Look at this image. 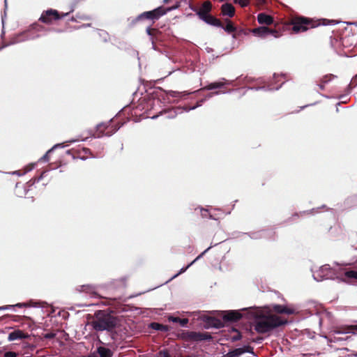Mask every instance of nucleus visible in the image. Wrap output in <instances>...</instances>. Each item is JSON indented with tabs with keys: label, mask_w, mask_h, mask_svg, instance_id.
<instances>
[{
	"label": "nucleus",
	"mask_w": 357,
	"mask_h": 357,
	"mask_svg": "<svg viewBox=\"0 0 357 357\" xmlns=\"http://www.w3.org/2000/svg\"><path fill=\"white\" fill-rule=\"evenodd\" d=\"M51 152H49V150L45 153V154L41 157L40 159H39V161H43V162H48L49 161V154Z\"/></svg>",
	"instance_id": "3c124183"
},
{
	"label": "nucleus",
	"mask_w": 357,
	"mask_h": 357,
	"mask_svg": "<svg viewBox=\"0 0 357 357\" xmlns=\"http://www.w3.org/2000/svg\"><path fill=\"white\" fill-rule=\"evenodd\" d=\"M263 341V338L262 337H258L256 339V340H255V342L256 343H261V342Z\"/></svg>",
	"instance_id": "69168bd1"
},
{
	"label": "nucleus",
	"mask_w": 357,
	"mask_h": 357,
	"mask_svg": "<svg viewBox=\"0 0 357 357\" xmlns=\"http://www.w3.org/2000/svg\"><path fill=\"white\" fill-rule=\"evenodd\" d=\"M216 245H218V243L215 244L214 246H215ZM213 247V245L209 246L207 249H206L200 255H199L192 262H193V264H194L195 261L200 259Z\"/></svg>",
	"instance_id": "37998d69"
},
{
	"label": "nucleus",
	"mask_w": 357,
	"mask_h": 357,
	"mask_svg": "<svg viewBox=\"0 0 357 357\" xmlns=\"http://www.w3.org/2000/svg\"><path fill=\"white\" fill-rule=\"evenodd\" d=\"M212 10V4L210 1H205L202 3L200 10L197 12V14L199 13H201L202 14H208L210 13Z\"/></svg>",
	"instance_id": "cd10ccee"
},
{
	"label": "nucleus",
	"mask_w": 357,
	"mask_h": 357,
	"mask_svg": "<svg viewBox=\"0 0 357 357\" xmlns=\"http://www.w3.org/2000/svg\"><path fill=\"white\" fill-rule=\"evenodd\" d=\"M220 93H225V92H221L220 91H213V92H210L208 93L206 96H205V98L206 100L209 99V98H211L212 97H213L214 96H218V95H220Z\"/></svg>",
	"instance_id": "de8ad7c7"
},
{
	"label": "nucleus",
	"mask_w": 357,
	"mask_h": 357,
	"mask_svg": "<svg viewBox=\"0 0 357 357\" xmlns=\"http://www.w3.org/2000/svg\"><path fill=\"white\" fill-rule=\"evenodd\" d=\"M183 112H186V106L183 107H172L171 109H169L167 110H163L160 112V114H167L166 118L167 119H174L175 118L177 114H181Z\"/></svg>",
	"instance_id": "f3484780"
},
{
	"label": "nucleus",
	"mask_w": 357,
	"mask_h": 357,
	"mask_svg": "<svg viewBox=\"0 0 357 357\" xmlns=\"http://www.w3.org/2000/svg\"><path fill=\"white\" fill-rule=\"evenodd\" d=\"M123 123H121V124H118L116 126H115L113 128H112V130L114 132H116L121 126H123Z\"/></svg>",
	"instance_id": "bf43d9fd"
},
{
	"label": "nucleus",
	"mask_w": 357,
	"mask_h": 357,
	"mask_svg": "<svg viewBox=\"0 0 357 357\" xmlns=\"http://www.w3.org/2000/svg\"><path fill=\"white\" fill-rule=\"evenodd\" d=\"M151 25L149 26L146 29V34L149 36V37H152V36H153V29H151Z\"/></svg>",
	"instance_id": "4d7b16f0"
},
{
	"label": "nucleus",
	"mask_w": 357,
	"mask_h": 357,
	"mask_svg": "<svg viewBox=\"0 0 357 357\" xmlns=\"http://www.w3.org/2000/svg\"><path fill=\"white\" fill-rule=\"evenodd\" d=\"M321 20L323 21V23L321 24L324 25V26L334 25V24H336L338 23L337 22H336L334 20H330L323 19Z\"/></svg>",
	"instance_id": "49530a36"
},
{
	"label": "nucleus",
	"mask_w": 357,
	"mask_h": 357,
	"mask_svg": "<svg viewBox=\"0 0 357 357\" xmlns=\"http://www.w3.org/2000/svg\"><path fill=\"white\" fill-rule=\"evenodd\" d=\"M159 354L162 356V357H172L171 354L167 350H162L160 351Z\"/></svg>",
	"instance_id": "864d4df0"
},
{
	"label": "nucleus",
	"mask_w": 357,
	"mask_h": 357,
	"mask_svg": "<svg viewBox=\"0 0 357 357\" xmlns=\"http://www.w3.org/2000/svg\"><path fill=\"white\" fill-rule=\"evenodd\" d=\"M154 98H157L159 101L169 102V96L172 98L183 97L189 94V93L178 92L175 91H164L161 88L156 89L154 92Z\"/></svg>",
	"instance_id": "0eeeda50"
},
{
	"label": "nucleus",
	"mask_w": 357,
	"mask_h": 357,
	"mask_svg": "<svg viewBox=\"0 0 357 357\" xmlns=\"http://www.w3.org/2000/svg\"><path fill=\"white\" fill-rule=\"evenodd\" d=\"M113 352L107 347L99 346L85 357H112Z\"/></svg>",
	"instance_id": "ddd939ff"
},
{
	"label": "nucleus",
	"mask_w": 357,
	"mask_h": 357,
	"mask_svg": "<svg viewBox=\"0 0 357 357\" xmlns=\"http://www.w3.org/2000/svg\"><path fill=\"white\" fill-rule=\"evenodd\" d=\"M222 80L225 81V82H214L208 84V85L201 88L200 89L196 90L193 92V93H198L201 91H205V90H213L216 89H220L223 87L225 84H232L234 80H227L225 78H222Z\"/></svg>",
	"instance_id": "f8f14e48"
},
{
	"label": "nucleus",
	"mask_w": 357,
	"mask_h": 357,
	"mask_svg": "<svg viewBox=\"0 0 357 357\" xmlns=\"http://www.w3.org/2000/svg\"><path fill=\"white\" fill-rule=\"evenodd\" d=\"M200 210L202 211V215L203 218L208 217L209 219L216 220L211 214L208 213V211L207 209L200 208Z\"/></svg>",
	"instance_id": "a19ab883"
},
{
	"label": "nucleus",
	"mask_w": 357,
	"mask_h": 357,
	"mask_svg": "<svg viewBox=\"0 0 357 357\" xmlns=\"http://www.w3.org/2000/svg\"><path fill=\"white\" fill-rule=\"evenodd\" d=\"M202 320L204 322V328L206 329L216 328L220 329L224 327V323L222 320L209 316H204Z\"/></svg>",
	"instance_id": "9b49d317"
},
{
	"label": "nucleus",
	"mask_w": 357,
	"mask_h": 357,
	"mask_svg": "<svg viewBox=\"0 0 357 357\" xmlns=\"http://www.w3.org/2000/svg\"><path fill=\"white\" fill-rule=\"evenodd\" d=\"M64 146H65L62 143L54 144L50 149H49V152H53L56 149L63 148Z\"/></svg>",
	"instance_id": "603ef678"
},
{
	"label": "nucleus",
	"mask_w": 357,
	"mask_h": 357,
	"mask_svg": "<svg viewBox=\"0 0 357 357\" xmlns=\"http://www.w3.org/2000/svg\"><path fill=\"white\" fill-rule=\"evenodd\" d=\"M238 349L241 352V355L243 354L244 353H249V354H254L253 348L249 345H244L243 347H240Z\"/></svg>",
	"instance_id": "c9c22d12"
},
{
	"label": "nucleus",
	"mask_w": 357,
	"mask_h": 357,
	"mask_svg": "<svg viewBox=\"0 0 357 357\" xmlns=\"http://www.w3.org/2000/svg\"><path fill=\"white\" fill-rule=\"evenodd\" d=\"M20 36H21V34L17 35L8 43H3L2 45V46L0 47L1 51L9 45H14V44H16L20 42L25 40V39H21Z\"/></svg>",
	"instance_id": "c85d7f7f"
},
{
	"label": "nucleus",
	"mask_w": 357,
	"mask_h": 357,
	"mask_svg": "<svg viewBox=\"0 0 357 357\" xmlns=\"http://www.w3.org/2000/svg\"><path fill=\"white\" fill-rule=\"evenodd\" d=\"M193 264V262H190L189 264H188L186 266H184L180 269V271L175 275H174L171 278L170 280L176 278L177 276H178L180 274L185 273L192 265Z\"/></svg>",
	"instance_id": "4c0bfd02"
},
{
	"label": "nucleus",
	"mask_w": 357,
	"mask_h": 357,
	"mask_svg": "<svg viewBox=\"0 0 357 357\" xmlns=\"http://www.w3.org/2000/svg\"><path fill=\"white\" fill-rule=\"evenodd\" d=\"M29 337V334L24 333L22 330L16 329L8 334V340L12 342L18 340H25Z\"/></svg>",
	"instance_id": "a211bd4d"
},
{
	"label": "nucleus",
	"mask_w": 357,
	"mask_h": 357,
	"mask_svg": "<svg viewBox=\"0 0 357 357\" xmlns=\"http://www.w3.org/2000/svg\"><path fill=\"white\" fill-rule=\"evenodd\" d=\"M206 100V99L205 98V97L202 99H200L199 100H198L196 103L195 105L194 106H192V107H187L186 106V112H188L190 110H193V109H195L196 108L199 107H201L202 105V104Z\"/></svg>",
	"instance_id": "e433bc0d"
},
{
	"label": "nucleus",
	"mask_w": 357,
	"mask_h": 357,
	"mask_svg": "<svg viewBox=\"0 0 357 357\" xmlns=\"http://www.w3.org/2000/svg\"><path fill=\"white\" fill-rule=\"evenodd\" d=\"M34 166H35V165L32 164V165H30L29 166L26 167V170L23 173H21L20 171H14V172H11L10 174L13 175L23 176V175L26 174L27 172H31L34 168Z\"/></svg>",
	"instance_id": "f704fd0d"
},
{
	"label": "nucleus",
	"mask_w": 357,
	"mask_h": 357,
	"mask_svg": "<svg viewBox=\"0 0 357 357\" xmlns=\"http://www.w3.org/2000/svg\"><path fill=\"white\" fill-rule=\"evenodd\" d=\"M231 331L233 332H235L236 335L227 337V340H230L231 342H234L241 340L242 335L239 331H238L236 328H235L234 327H232L231 328Z\"/></svg>",
	"instance_id": "c756f323"
},
{
	"label": "nucleus",
	"mask_w": 357,
	"mask_h": 357,
	"mask_svg": "<svg viewBox=\"0 0 357 357\" xmlns=\"http://www.w3.org/2000/svg\"><path fill=\"white\" fill-rule=\"evenodd\" d=\"M273 310L278 314H293L294 310L288 308L285 305L275 304L273 306Z\"/></svg>",
	"instance_id": "4be33fe9"
},
{
	"label": "nucleus",
	"mask_w": 357,
	"mask_h": 357,
	"mask_svg": "<svg viewBox=\"0 0 357 357\" xmlns=\"http://www.w3.org/2000/svg\"><path fill=\"white\" fill-rule=\"evenodd\" d=\"M77 3H76V0H75V3H74L73 5H71V6H70V11L68 12V13H69V14H70V13H73V12L75 10V6H76V4H77Z\"/></svg>",
	"instance_id": "e2e57ef3"
},
{
	"label": "nucleus",
	"mask_w": 357,
	"mask_h": 357,
	"mask_svg": "<svg viewBox=\"0 0 357 357\" xmlns=\"http://www.w3.org/2000/svg\"><path fill=\"white\" fill-rule=\"evenodd\" d=\"M206 50L208 53L213 52V49L211 47H206Z\"/></svg>",
	"instance_id": "774afa93"
},
{
	"label": "nucleus",
	"mask_w": 357,
	"mask_h": 357,
	"mask_svg": "<svg viewBox=\"0 0 357 357\" xmlns=\"http://www.w3.org/2000/svg\"><path fill=\"white\" fill-rule=\"evenodd\" d=\"M216 245H218V243L215 244L214 246H215ZM213 247V245L209 246L207 249H206L200 255H199L192 262H193V264H194L195 261L200 259Z\"/></svg>",
	"instance_id": "79ce46f5"
},
{
	"label": "nucleus",
	"mask_w": 357,
	"mask_h": 357,
	"mask_svg": "<svg viewBox=\"0 0 357 357\" xmlns=\"http://www.w3.org/2000/svg\"><path fill=\"white\" fill-rule=\"evenodd\" d=\"M79 139H70L69 141H68V143H74L75 142H78Z\"/></svg>",
	"instance_id": "338daca9"
},
{
	"label": "nucleus",
	"mask_w": 357,
	"mask_h": 357,
	"mask_svg": "<svg viewBox=\"0 0 357 357\" xmlns=\"http://www.w3.org/2000/svg\"><path fill=\"white\" fill-rule=\"evenodd\" d=\"M119 325V319L110 312L99 310L94 313V319L91 322L93 329L97 332L107 331L116 335V328Z\"/></svg>",
	"instance_id": "f03ea898"
},
{
	"label": "nucleus",
	"mask_w": 357,
	"mask_h": 357,
	"mask_svg": "<svg viewBox=\"0 0 357 357\" xmlns=\"http://www.w3.org/2000/svg\"><path fill=\"white\" fill-rule=\"evenodd\" d=\"M213 339L211 334L208 333H200L197 332V342H201L204 340L210 341Z\"/></svg>",
	"instance_id": "7c9ffc66"
},
{
	"label": "nucleus",
	"mask_w": 357,
	"mask_h": 357,
	"mask_svg": "<svg viewBox=\"0 0 357 357\" xmlns=\"http://www.w3.org/2000/svg\"><path fill=\"white\" fill-rule=\"evenodd\" d=\"M82 152L85 154H91V149L86 147L82 148Z\"/></svg>",
	"instance_id": "680f3d73"
},
{
	"label": "nucleus",
	"mask_w": 357,
	"mask_h": 357,
	"mask_svg": "<svg viewBox=\"0 0 357 357\" xmlns=\"http://www.w3.org/2000/svg\"><path fill=\"white\" fill-rule=\"evenodd\" d=\"M149 328L158 331H162V332H167L169 331V327L166 325H163L162 324H160L158 322H151L149 324Z\"/></svg>",
	"instance_id": "393cba45"
},
{
	"label": "nucleus",
	"mask_w": 357,
	"mask_h": 357,
	"mask_svg": "<svg viewBox=\"0 0 357 357\" xmlns=\"http://www.w3.org/2000/svg\"><path fill=\"white\" fill-rule=\"evenodd\" d=\"M180 337L185 341H192L197 342V332L183 331L180 334Z\"/></svg>",
	"instance_id": "aec40b11"
},
{
	"label": "nucleus",
	"mask_w": 357,
	"mask_h": 357,
	"mask_svg": "<svg viewBox=\"0 0 357 357\" xmlns=\"http://www.w3.org/2000/svg\"><path fill=\"white\" fill-rule=\"evenodd\" d=\"M349 333V331H340V330L335 331V333L337 334V335H339V334H346V333Z\"/></svg>",
	"instance_id": "0e129e2a"
},
{
	"label": "nucleus",
	"mask_w": 357,
	"mask_h": 357,
	"mask_svg": "<svg viewBox=\"0 0 357 357\" xmlns=\"http://www.w3.org/2000/svg\"><path fill=\"white\" fill-rule=\"evenodd\" d=\"M248 319L254 320L255 330L258 333H266L273 329L286 324L287 321L282 320L276 315H264L259 309L252 307L248 314Z\"/></svg>",
	"instance_id": "f257e3e1"
},
{
	"label": "nucleus",
	"mask_w": 357,
	"mask_h": 357,
	"mask_svg": "<svg viewBox=\"0 0 357 357\" xmlns=\"http://www.w3.org/2000/svg\"><path fill=\"white\" fill-rule=\"evenodd\" d=\"M112 121V119H110L108 122L107 123H100L99 124H98L96 126V130L98 132V133L97 135L96 134H93L92 135V137L93 138H100L103 136H107V137H110L112 135H113L115 132L112 130V131H107L106 132H105L103 130H100V128H103L105 130L107 129L109 126V123H111V121Z\"/></svg>",
	"instance_id": "dca6fc26"
},
{
	"label": "nucleus",
	"mask_w": 357,
	"mask_h": 357,
	"mask_svg": "<svg viewBox=\"0 0 357 357\" xmlns=\"http://www.w3.org/2000/svg\"><path fill=\"white\" fill-rule=\"evenodd\" d=\"M178 6L165 8L164 6H158V8L142 13L134 18H128L129 26L133 27L137 23L148 20L152 21V24L155 23V21L158 20L161 17L166 15L168 12L176 9Z\"/></svg>",
	"instance_id": "7ed1b4c3"
},
{
	"label": "nucleus",
	"mask_w": 357,
	"mask_h": 357,
	"mask_svg": "<svg viewBox=\"0 0 357 357\" xmlns=\"http://www.w3.org/2000/svg\"><path fill=\"white\" fill-rule=\"evenodd\" d=\"M18 354L15 351H6L4 353V357H17Z\"/></svg>",
	"instance_id": "8fccbe9b"
},
{
	"label": "nucleus",
	"mask_w": 357,
	"mask_h": 357,
	"mask_svg": "<svg viewBox=\"0 0 357 357\" xmlns=\"http://www.w3.org/2000/svg\"><path fill=\"white\" fill-rule=\"evenodd\" d=\"M327 208V206L325 204H324L321 207H319V208H312V209L309 210V211H303L302 213H309V214H311L314 211L319 212V210L320 208Z\"/></svg>",
	"instance_id": "09e8293b"
},
{
	"label": "nucleus",
	"mask_w": 357,
	"mask_h": 357,
	"mask_svg": "<svg viewBox=\"0 0 357 357\" xmlns=\"http://www.w3.org/2000/svg\"><path fill=\"white\" fill-rule=\"evenodd\" d=\"M225 23H226L225 26H224L222 24V26H218V28L222 29L225 32H227L228 33H234L236 31V26L234 24V23L231 20L226 19Z\"/></svg>",
	"instance_id": "b1692460"
},
{
	"label": "nucleus",
	"mask_w": 357,
	"mask_h": 357,
	"mask_svg": "<svg viewBox=\"0 0 357 357\" xmlns=\"http://www.w3.org/2000/svg\"><path fill=\"white\" fill-rule=\"evenodd\" d=\"M251 309L252 307L243 308L240 310L222 311L221 312L222 321L224 322H236L244 316H246L248 318V314Z\"/></svg>",
	"instance_id": "39448f33"
},
{
	"label": "nucleus",
	"mask_w": 357,
	"mask_h": 357,
	"mask_svg": "<svg viewBox=\"0 0 357 357\" xmlns=\"http://www.w3.org/2000/svg\"><path fill=\"white\" fill-rule=\"evenodd\" d=\"M98 35L100 37V38L102 40L103 42H107L109 40V34L107 32L103 31V30H99L98 31Z\"/></svg>",
	"instance_id": "58836bf2"
},
{
	"label": "nucleus",
	"mask_w": 357,
	"mask_h": 357,
	"mask_svg": "<svg viewBox=\"0 0 357 357\" xmlns=\"http://www.w3.org/2000/svg\"><path fill=\"white\" fill-rule=\"evenodd\" d=\"M234 3L239 4L241 7L244 8L248 6L249 0H234Z\"/></svg>",
	"instance_id": "a18cd8bd"
},
{
	"label": "nucleus",
	"mask_w": 357,
	"mask_h": 357,
	"mask_svg": "<svg viewBox=\"0 0 357 357\" xmlns=\"http://www.w3.org/2000/svg\"><path fill=\"white\" fill-rule=\"evenodd\" d=\"M284 83V82H283L279 86H275V87H273L271 85H268V86H256V87H248V89L254 90V91H259V90L277 91L282 87V86Z\"/></svg>",
	"instance_id": "bb28decb"
},
{
	"label": "nucleus",
	"mask_w": 357,
	"mask_h": 357,
	"mask_svg": "<svg viewBox=\"0 0 357 357\" xmlns=\"http://www.w3.org/2000/svg\"><path fill=\"white\" fill-rule=\"evenodd\" d=\"M248 236L251 239L258 240L261 238H267L274 240L275 232L273 229H261L257 231L243 233Z\"/></svg>",
	"instance_id": "6e6552de"
},
{
	"label": "nucleus",
	"mask_w": 357,
	"mask_h": 357,
	"mask_svg": "<svg viewBox=\"0 0 357 357\" xmlns=\"http://www.w3.org/2000/svg\"><path fill=\"white\" fill-rule=\"evenodd\" d=\"M312 277L314 280L317 282L338 278L336 271L332 268L328 264H325L321 266L317 271L313 272Z\"/></svg>",
	"instance_id": "20e7f679"
},
{
	"label": "nucleus",
	"mask_w": 357,
	"mask_h": 357,
	"mask_svg": "<svg viewBox=\"0 0 357 357\" xmlns=\"http://www.w3.org/2000/svg\"><path fill=\"white\" fill-rule=\"evenodd\" d=\"M26 303H29V305H28V307H42L43 306H41V302L40 301H33V300H30L29 302H27Z\"/></svg>",
	"instance_id": "c03bdc74"
},
{
	"label": "nucleus",
	"mask_w": 357,
	"mask_h": 357,
	"mask_svg": "<svg viewBox=\"0 0 357 357\" xmlns=\"http://www.w3.org/2000/svg\"><path fill=\"white\" fill-rule=\"evenodd\" d=\"M252 32L255 36L260 38H266L267 36L271 35L274 38H277L280 36V33L277 30L269 29L264 26L253 29Z\"/></svg>",
	"instance_id": "9d476101"
},
{
	"label": "nucleus",
	"mask_w": 357,
	"mask_h": 357,
	"mask_svg": "<svg viewBox=\"0 0 357 357\" xmlns=\"http://www.w3.org/2000/svg\"><path fill=\"white\" fill-rule=\"evenodd\" d=\"M76 17L82 20H90V17L86 15H76Z\"/></svg>",
	"instance_id": "052dcab7"
},
{
	"label": "nucleus",
	"mask_w": 357,
	"mask_h": 357,
	"mask_svg": "<svg viewBox=\"0 0 357 357\" xmlns=\"http://www.w3.org/2000/svg\"><path fill=\"white\" fill-rule=\"evenodd\" d=\"M168 321L173 323H178L182 327H185L188 323V319L186 318L181 319L178 317H174L172 315L168 317Z\"/></svg>",
	"instance_id": "a878e982"
},
{
	"label": "nucleus",
	"mask_w": 357,
	"mask_h": 357,
	"mask_svg": "<svg viewBox=\"0 0 357 357\" xmlns=\"http://www.w3.org/2000/svg\"><path fill=\"white\" fill-rule=\"evenodd\" d=\"M199 18L206 23L207 24L218 27V26H222V23L216 18L215 17L211 15L210 13L208 14H202L201 13H198Z\"/></svg>",
	"instance_id": "4468645a"
},
{
	"label": "nucleus",
	"mask_w": 357,
	"mask_h": 357,
	"mask_svg": "<svg viewBox=\"0 0 357 357\" xmlns=\"http://www.w3.org/2000/svg\"><path fill=\"white\" fill-rule=\"evenodd\" d=\"M112 121V119H110L108 122L107 123H100L99 124H98L96 126V130L98 132V133L97 135L96 134H93L92 135V137L93 138H100L103 136H107V137H110L112 135H113L115 132L112 130V131H107L106 132H105L103 130H100V128H103L105 130L107 129L109 126V123H111V121Z\"/></svg>",
	"instance_id": "2eb2a0df"
},
{
	"label": "nucleus",
	"mask_w": 357,
	"mask_h": 357,
	"mask_svg": "<svg viewBox=\"0 0 357 357\" xmlns=\"http://www.w3.org/2000/svg\"><path fill=\"white\" fill-rule=\"evenodd\" d=\"M344 276L347 279H357V269L345 271Z\"/></svg>",
	"instance_id": "72a5a7b5"
},
{
	"label": "nucleus",
	"mask_w": 357,
	"mask_h": 357,
	"mask_svg": "<svg viewBox=\"0 0 357 357\" xmlns=\"http://www.w3.org/2000/svg\"><path fill=\"white\" fill-rule=\"evenodd\" d=\"M336 77L335 75H333V74H328V75H326L325 76L323 77V78L321 79V82L323 84H327L329 82H331L333 78Z\"/></svg>",
	"instance_id": "ea45409f"
},
{
	"label": "nucleus",
	"mask_w": 357,
	"mask_h": 357,
	"mask_svg": "<svg viewBox=\"0 0 357 357\" xmlns=\"http://www.w3.org/2000/svg\"><path fill=\"white\" fill-rule=\"evenodd\" d=\"M56 336V334L54 333H52V332H50V333H47L44 335V337L45 339H52L54 338V337Z\"/></svg>",
	"instance_id": "5fc2aeb1"
},
{
	"label": "nucleus",
	"mask_w": 357,
	"mask_h": 357,
	"mask_svg": "<svg viewBox=\"0 0 357 357\" xmlns=\"http://www.w3.org/2000/svg\"><path fill=\"white\" fill-rule=\"evenodd\" d=\"M221 14L223 16L233 17L235 15V8L230 3H225L221 6Z\"/></svg>",
	"instance_id": "6ab92c4d"
},
{
	"label": "nucleus",
	"mask_w": 357,
	"mask_h": 357,
	"mask_svg": "<svg viewBox=\"0 0 357 357\" xmlns=\"http://www.w3.org/2000/svg\"><path fill=\"white\" fill-rule=\"evenodd\" d=\"M28 305H29V303H18L15 305L1 306L0 310H9V309L13 308L15 307H28Z\"/></svg>",
	"instance_id": "2f4dec72"
},
{
	"label": "nucleus",
	"mask_w": 357,
	"mask_h": 357,
	"mask_svg": "<svg viewBox=\"0 0 357 357\" xmlns=\"http://www.w3.org/2000/svg\"><path fill=\"white\" fill-rule=\"evenodd\" d=\"M257 21L261 24L271 25L274 20L271 15L265 13H261L257 15Z\"/></svg>",
	"instance_id": "412c9836"
},
{
	"label": "nucleus",
	"mask_w": 357,
	"mask_h": 357,
	"mask_svg": "<svg viewBox=\"0 0 357 357\" xmlns=\"http://www.w3.org/2000/svg\"><path fill=\"white\" fill-rule=\"evenodd\" d=\"M224 357H240L241 352L238 348L230 350L227 354L223 355Z\"/></svg>",
	"instance_id": "473e14b6"
},
{
	"label": "nucleus",
	"mask_w": 357,
	"mask_h": 357,
	"mask_svg": "<svg viewBox=\"0 0 357 357\" xmlns=\"http://www.w3.org/2000/svg\"><path fill=\"white\" fill-rule=\"evenodd\" d=\"M321 24H314L309 19L306 17H302L298 20L293 26V30L298 33L301 31H305L308 29L310 27L313 28L316 27Z\"/></svg>",
	"instance_id": "1a4fd4ad"
},
{
	"label": "nucleus",
	"mask_w": 357,
	"mask_h": 357,
	"mask_svg": "<svg viewBox=\"0 0 357 357\" xmlns=\"http://www.w3.org/2000/svg\"><path fill=\"white\" fill-rule=\"evenodd\" d=\"M68 15L69 13L60 14L58 10L50 8L43 12L39 18V21L47 24H50L53 20H61Z\"/></svg>",
	"instance_id": "423d86ee"
},
{
	"label": "nucleus",
	"mask_w": 357,
	"mask_h": 357,
	"mask_svg": "<svg viewBox=\"0 0 357 357\" xmlns=\"http://www.w3.org/2000/svg\"><path fill=\"white\" fill-rule=\"evenodd\" d=\"M190 8L191 10L195 12L197 15V12H199L200 10V8H198L197 6H190Z\"/></svg>",
	"instance_id": "13d9d810"
},
{
	"label": "nucleus",
	"mask_w": 357,
	"mask_h": 357,
	"mask_svg": "<svg viewBox=\"0 0 357 357\" xmlns=\"http://www.w3.org/2000/svg\"><path fill=\"white\" fill-rule=\"evenodd\" d=\"M46 172H43L40 176L33 180V183H38L40 181H41L43 178Z\"/></svg>",
	"instance_id": "6e6d98bb"
},
{
	"label": "nucleus",
	"mask_w": 357,
	"mask_h": 357,
	"mask_svg": "<svg viewBox=\"0 0 357 357\" xmlns=\"http://www.w3.org/2000/svg\"><path fill=\"white\" fill-rule=\"evenodd\" d=\"M79 291L86 292L90 295H92L93 296H96V287L93 285L91 284H84L82 286H79L77 289Z\"/></svg>",
	"instance_id": "5701e85b"
}]
</instances>
